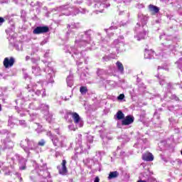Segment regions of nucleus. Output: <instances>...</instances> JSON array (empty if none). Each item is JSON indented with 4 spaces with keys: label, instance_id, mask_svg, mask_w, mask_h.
I'll list each match as a JSON object with an SVG mask.
<instances>
[{
    "label": "nucleus",
    "instance_id": "35",
    "mask_svg": "<svg viewBox=\"0 0 182 182\" xmlns=\"http://www.w3.org/2000/svg\"><path fill=\"white\" fill-rule=\"evenodd\" d=\"M116 116L117 120H123L124 119V114L120 110L117 112Z\"/></svg>",
    "mask_w": 182,
    "mask_h": 182
},
{
    "label": "nucleus",
    "instance_id": "56",
    "mask_svg": "<svg viewBox=\"0 0 182 182\" xmlns=\"http://www.w3.org/2000/svg\"><path fill=\"white\" fill-rule=\"evenodd\" d=\"M38 126V129H36L37 133H41L42 130L41 129H42V126H41L38 123L36 124Z\"/></svg>",
    "mask_w": 182,
    "mask_h": 182
},
{
    "label": "nucleus",
    "instance_id": "17",
    "mask_svg": "<svg viewBox=\"0 0 182 182\" xmlns=\"http://www.w3.org/2000/svg\"><path fill=\"white\" fill-rule=\"evenodd\" d=\"M15 63V58L14 57L5 58L3 62L4 68L8 69V68H12Z\"/></svg>",
    "mask_w": 182,
    "mask_h": 182
},
{
    "label": "nucleus",
    "instance_id": "27",
    "mask_svg": "<svg viewBox=\"0 0 182 182\" xmlns=\"http://www.w3.org/2000/svg\"><path fill=\"white\" fill-rule=\"evenodd\" d=\"M116 66H117V72L119 73H120V75H124V67L123 66V64L121 62L117 61L116 63Z\"/></svg>",
    "mask_w": 182,
    "mask_h": 182
},
{
    "label": "nucleus",
    "instance_id": "4",
    "mask_svg": "<svg viewBox=\"0 0 182 182\" xmlns=\"http://www.w3.org/2000/svg\"><path fill=\"white\" fill-rule=\"evenodd\" d=\"M35 169L31 172L30 174V180L33 182H36L38 180V177L41 176L43 178H49L48 179V182H53L52 179H50V172L48 171V166L46 164H42L38 165V164H35L34 165Z\"/></svg>",
    "mask_w": 182,
    "mask_h": 182
},
{
    "label": "nucleus",
    "instance_id": "43",
    "mask_svg": "<svg viewBox=\"0 0 182 182\" xmlns=\"http://www.w3.org/2000/svg\"><path fill=\"white\" fill-rule=\"evenodd\" d=\"M80 92L81 95H86V93H87V87L84 86L80 87Z\"/></svg>",
    "mask_w": 182,
    "mask_h": 182
},
{
    "label": "nucleus",
    "instance_id": "2",
    "mask_svg": "<svg viewBox=\"0 0 182 182\" xmlns=\"http://www.w3.org/2000/svg\"><path fill=\"white\" fill-rule=\"evenodd\" d=\"M149 21V16L144 15L141 13L138 14V22L135 26V32L136 34L134 36L136 41H141L146 38L147 35V22Z\"/></svg>",
    "mask_w": 182,
    "mask_h": 182
},
{
    "label": "nucleus",
    "instance_id": "18",
    "mask_svg": "<svg viewBox=\"0 0 182 182\" xmlns=\"http://www.w3.org/2000/svg\"><path fill=\"white\" fill-rule=\"evenodd\" d=\"M134 122V117L132 115H127L122 120V126H129Z\"/></svg>",
    "mask_w": 182,
    "mask_h": 182
},
{
    "label": "nucleus",
    "instance_id": "33",
    "mask_svg": "<svg viewBox=\"0 0 182 182\" xmlns=\"http://www.w3.org/2000/svg\"><path fill=\"white\" fill-rule=\"evenodd\" d=\"M117 26H112L111 27H109V28L107 29H105V32L107 33V34L108 35V36H110V35H112V31L114 30V29H117Z\"/></svg>",
    "mask_w": 182,
    "mask_h": 182
},
{
    "label": "nucleus",
    "instance_id": "42",
    "mask_svg": "<svg viewBox=\"0 0 182 182\" xmlns=\"http://www.w3.org/2000/svg\"><path fill=\"white\" fill-rule=\"evenodd\" d=\"M167 96H168V97H170V99L172 100H176V102L178 100V98L176 96V95H171L170 92H168V95L165 96V97H167Z\"/></svg>",
    "mask_w": 182,
    "mask_h": 182
},
{
    "label": "nucleus",
    "instance_id": "21",
    "mask_svg": "<svg viewBox=\"0 0 182 182\" xmlns=\"http://www.w3.org/2000/svg\"><path fill=\"white\" fill-rule=\"evenodd\" d=\"M68 116H71L73 117L74 123L75 122H77V120H79L80 119H81L80 116H79V114H77V112H73L72 111L68 112L67 114L65 116L66 120H68Z\"/></svg>",
    "mask_w": 182,
    "mask_h": 182
},
{
    "label": "nucleus",
    "instance_id": "52",
    "mask_svg": "<svg viewBox=\"0 0 182 182\" xmlns=\"http://www.w3.org/2000/svg\"><path fill=\"white\" fill-rule=\"evenodd\" d=\"M165 55L166 54H164V52L159 53L157 55L158 59L163 60V58H164Z\"/></svg>",
    "mask_w": 182,
    "mask_h": 182
},
{
    "label": "nucleus",
    "instance_id": "7",
    "mask_svg": "<svg viewBox=\"0 0 182 182\" xmlns=\"http://www.w3.org/2000/svg\"><path fill=\"white\" fill-rule=\"evenodd\" d=\"M44 72L46 73V82H42V81L38 82V85H40L41 87H45V86H48V83L53 84L55 83V80L53 78L55 77V71H53V68L47 65L46 68H44Z\"/></svg>",
    "mask_w": 182,
    "mask_h": 182
},
{
    "label": "nucleus",
    "instance_id": "49",
    "mask_svg": "<svg viewBox=\"0 0 182 182\" xmlns=\"http://www.w3.org/2000/svg\"><path fill=\"white\" fill-rule=\"evenodd\" d=\"M141 143H144V144H146V143H147V139H144V138H139V139H138V144H141Z\"/></svg>",
    "mask_w": 182,
    "mask_h": 182
},
{
    "label": "nucleus",
    "instance_id": "16",
    "mask_svg": "<svg viewBox=\"0 0 182 182\" xmlns=\"http://www.w3.org/2000/svg\"><path fill=\"white\" fill-rule=\"evenodd\" d=\"M49 32V27L47 26H37L33 31V35H41L42 33H48Z\"/></svg>",
    "mask_w": 182,
    "mask_h": 182
},
{
    "label": "nucleus",
    "instance_id": "54",
    "mask_svg": "<svg viewBox=\"0 0 182 182\" xmlns=\"http://www.w3.org/2000/svg\"><path fill=\"white\" fill-rule=\"evenodd\" d=\"M112 58L109 56V55H106L105 57L102 58V60L103 62H109V60H110V59H112Z\"/></svg>",
    "mask_w": 182,
    "mask_h": 182
},
{
    "label": "nucleus",
    "instance_id": "22",
    "mask_svg": "<svg viewBox=\"0 0 182 182\" xmlns=\"http://www.w3.org/2000/svg\"><path fill=\"white\" fill-rule=\"evenodd\" d=\"M32 74L35 76H41V74L42 73V70L41 69V67H39L38 65H33L31 67Z\"/></svg>",
    "mask_w": 182,
    "mask_h": 182
},
{
    "label": "nucleus",
    "instance_id": "9",
    "mask_svg": "<svg viewBox=\"0 0 182 182\" xmlns=\"http://www.w3.org/2000/svg\"><path fill=\"white\" fill-rule=\"evenodd\" d=\"M36 87H38L37 84L33 85V89L31 90H29L31 89V85L27 86L26 92H28V96L25 95V99L36 100L38 96H41L42 92L40 90H36Z\"/></svg>",
    "mask_w": 182,
    "mask_h": 182
},
{
    "label": "nucleus",
    "instance_id": "59",
    "mask_svg": "<svg viewBox=\"0 0 182 182\" xmlns=\"http://www.w3.org/2000/svg\"><path fill=\"white\" fill-rule=\"evenodd\" d=\"M38 59L36 58H31V63H33L34 65H38Z\"/></svg>",
    "mask_w": 182,
    "mask_h": 182
},
{
    "label": "nucleus",
    "instance_id": "15",
    "mask_svg": "<svg viewBox=\"0 0 182 182\" xmlns=\"http://www.w3.org/2000/svg\"><path fill=\"white\" fill-rule=\"evenodd\" d=\"M124 43V37L121 36L114 41L113 43L112 44V48H115L117 53H119V48H120V45H123Z\"/></svg>",
    "mask_w": 182,
    "mask_h": 182
},
{
    "label": "nucleus",
    "instance_id": "53",
    "mask_svg": "<svg viewBox=\"0 0 182 182\" xmlns=\"http://www.w3.org/2000/svg\"><path fill=\"white\" fill-rule=\"evenodd\" d=\"M68 129H69V130H71L73 132L76 131V127H75V125L73 124L68 125Z\"/></svg>",
    "mask_w": 182,
    "mask_h": 182
},
{
    "label": "nucleus",
    "instance_id": "50",
    "mask_svg": "<svg viewBox=\"0 0 182 182\" xmlns=\"http://www.w3.org/2000/svg\"><path fill=\"white\" fill-rule=\"evenodd\" d=\"M18 124H20V126H22V127H26V122L25 120H19Z\"/></svg>",
    "mask_w": 182,
    "mask_h": 182
},
{
    "label": "nucleus",
    "instance_id": "34",
    "mask_svg": "<svg viewBox=\"0 0 182 182\" xmlns=\"http://www.w3.org/2000/svg\"><path fill=\"white\" fill-rule=\"evenodd\" d=\"M75 124L76 126V127H83V119L82 118H80L79 119H77V121H75Z\"/></svg>",
    "mask_w": 182,
    "mask_h": 182
},
{
    "label": "nucleus",
    "instance_id": "57",
    "mask_svg": "<svg viewBox=\"0 0 182 182\" xmlns=\"http://www.w3.org/2000/svg\"><path fill=\"white\" fill-rule=\"evenodd\" d=\"M21 18H26V11H25V10H21Z\"/></svg>",
    "mask_w": 182,
    "mask_h": 182
},
{
    "label": "nucleus",
    "instance_id": "13",
    "mask_svg": "<svg viewBox=\"0 0 182 182\" xmlns=\"http://www.w3.org/2000/svg\"><path fill=\"white\" fill-rule=\"evenodd\" d=\"M168 110L169 112H172L173 114L178 117L179 116H182V103L177 105H168Z\"/></svg>",
    "mask_w": 182,
    "mask_h": 182
},
{
    "label": "nucleus",
    "instance_id": "1",
    "mask_svg": "<svg viewBox=\"0 0 182 182\" xmlns=\"http://www.w3.org/2000/svg\"><path fill=\"white\" fill-rule=\"evenodd\" d=\"M92 43V30L85 31L84 33H80L76 37L74 46H65L64 50L65 53H70L71 56L75 59L77 66H80V64L85 60V63H87V61L85 59L86 53L79 49L88 46Z\"/></svg>",
    "mask_w": 182,
    "mask_h": 182
},
{
    "label": "nucleus",
    "instance_id": "40",
    "mask_svg": "<svg viewBox=\"0 0 182 182\" xmlns=\"http://www.w3.org/2000/svg\"><path fill=\"white\" fill-rule=\"evenodd\" d=\"M160 109L156 110L154 114V119L160 120Z\"/></svg>",
    "mask_w": 182,
    "mask_h": 182
},
{
    "label": "nucleus",
    "instance_id": "24",
    "mask_svg": "<svg viewBox=\"0 0 182 182\" xmlns=\"http://www.w3.org/2000/svg\"><path fill=\"white\" fill-rule=\"evenodd\" d=\"M30 6H31V8H35L36 12L39 14V12H41V8H42L43 4L39 1H37L36 3L31 1Z\"/></svg>",
    "mask_w": 182,
    "mask_h": 182
},
{
    "label": "nucleus",
    "instance_id": "25",
    "mask_svg": "<svg viewBox=\"0 0 182 182\" xmlns=\"http://www.w3.org/2000/svg\"><path fill=\"white\" fill-rule=\"evenodd\" d=\"M15 124H18V119H15V117H9V122H8L9 127H11V129H13Z\"/></svg>",
    "mask_w": 182,
    "mask_h": 182
},
{
    "label": "nucleus",
    "instance_id": "36",
    "mask_svg": "<svg viewBox=\"0 0 182 182\" xmlns=\"http://www.w3.org/2000/svg\"><path fill=\"white\" fill-rule=\"evenodd\" d=\"M39 109H41V110H44L45 112H49V105H46V104H41L39 106Z\"/></svg>",
    "mask_w": 182,
    "mask_h": 182
},
{
    "label": "nucleus",
    "instance_id": "23",
    "mask_svg": "<svg viewBox=\"0 0 182 182\" xmlns=\"http://www.w3.org/2000/svg\"><path fill=\"white\" fill-rule=\"evenodd\" d=\"M142 159L144 161H153V160H154V156L152 153L146 152L142 155Z\"/></svg>",
    "mask_w": 182,
    "mask_h": 182
},
{
    "label": "nucleus",
    "instance_id": "28",
    "mask_svg": "<svg viewBox=\"0 0 182 182\" xmlns=\"http://www.w3.org/2000/svg\"><path fill=\"white\" fill-rule=\"evenodd\" d=\"M154 55H156V53L153 52L151 50H146L144 52L145 59H151Z\"/></svg>",
    "mask_w": 182,
    "mask_h": 182
},
{
    "label": "nucleus",
    "instance_id": "51",
    "mask_svg": "<svg viewBox=\"0 0 182 182\" xmlns=\"http://www.w3.org/2000/svg\"><path fill=\"white\" fill-rule=\"evenodd\" d=\"M46 144V141H45V139H41L38 143V146H45Z\"/></svg>",
    "mask_w": 182,
    "mask_h": 182
},
{
    "label": "nucleus",
    "instance_id": "48",
    "mask_svg": "<svg viewBox=\"0 0 182 182\" xmlns=\"http://www.w3.org/2000/svg\"><path fill=\"white\" fill-rule=\"evenodd\" d=\"M87 141L90 143V144H92V143H93V136L88 135L87 136Z\"/></svg>",
    "mask_w": 182,
    "mask_h": 182
},
{
    "label": "nucleus",
    "instance_id": "64",
    "mask_svg": "<svg viewBox=\"0 0 182 182\" xmlns=\"http://www.w3.org/2000/svg\"><path fill=\"white\" fill-rule=\"evenodd\" d=\"M74 4H82V0H71Z\"/></svg>",
    "mask_w": 182,
    "mask_h": 182
},
{
    "label": "nucleus",
    "instance_id": "3",
    "mask_svg": "<svg viewBox=\"0 0 182 182\" xmlns=\"http://www.w3.org/2000/svg\"><path fill=\"white\" fill-rule=\"evenodd\" d=\"M16 105H21V109H18V107H16V109L18 114H20L21 117H23V116H26L24 112L31 113V110H39V104H38V102L34 101L33 102H31L30 100H26L25 97L23 99L16 100Z\"/></svg>",
    "mask_w": 182,
    "mask_h": 182
},
{
    "label": "nucleus",
    "instance_id": "14",
    "mask_svg": "<svg viewBox=\"0 0 182 182\" xmlns=\"http://www.w3.org/2000/svg\"><path fill=\"white\" fill-rule=\"evenodd\" d=\"M90 149V145H86V146L83 147L81 146L80 148H75V152L74 156H72V160H74V161H77V155L78 154H82V153H86L88 150Z\"/></svg>",
    "mask_w": 182,
    "mask_h": 182
},
{
    "label": "nucleus",
    "instance_id": "37",
    "mask_svg": "<svg viewBox=\"0 0 182 182\" xmlns=\"http://www.w3.org/2000/svg\"><path fill=\"white\" fill-rule=\"evenodd\" d=\"M156 77H159V85H161V86H164V85H166V80H164L165 77L163 75L159 76L157 75Z\"/></svg>",
    "mask_w": 182,
    "mask_h": 182
},
{
    "label": "nucleus",
    "instance_id": "39",
    "mask_svg": "<svg viewBox=\"0 0 182 182\" xmlns=\"http://www.w3.org/2000/svg\"><path fill=\"white\" fill-rule=\"evenodd\" d=\"M176 86H177V84H171V83L166 84V87L168 92H170V90H172V89H176Z\"/></svg>",
    "mask_w": 182,
    "mask_h": 182
},
{
    "label": "nucleus",
    "instance_id": "45",
    "mask_svg": "<svg viewBox=\"0 0 182 182\" xmlns=\"http://www.w3.org/2000/svg\"><path fill=\"white\" fill-rule=\"evenodd\" d=\"M160 39H165L166 41H170V36H168V38L167 37V36L166 35V33H162L161 34V36H159Z\"/></svg>",
    "mask_w": 182,
    "mask_h": 182
},
{
    "label": "nucleus",
    "instance_id": "62",
    "mask_svg": "<svg viewBox=\"0 0 182 182\" xmlns=\"http://www.w3.org/2000/svg\"><path fill=\"white\" fill-rule=\"evenodd\" d=\"M118 100H123V99H124V94H120L118 97H117Z\"/></svg>",
    "mask_w": 182,
    "mask_h": 182
},
{
    "label": "nucleus",
    "instance_id": "30",
    "mask_svg": "<svg viewBox=\"0 0 182 182\" xmlns=\"http://www.w3.org/2000/svg\"><path fill=\"white\" fill-rule=\"evenodd\" d=\"M66 82L68 87H72L73 86V75L70 74L66 79Z\"/></svg>",
    "mask_w": 182,
    "mask_h": 182
},
{
    "label": "nucleus",
    "instance_id": "12",
    "mask_svg": "<svg viewBox=\"0 0 182 182\" xmlns=\"http://www.w3.org/2000/svg\"><path fill=\"white\" fill-rule=\"evenodd\" d=\"M11 160L14 163H15L16 161H18L19 170H25L26 168L27 161L25 158H23L18 154H16L13 158H11Z\"/></svg>",
    "mask_w": 182,
    "mask_h": 182
},
{
    "label": "nucleus",
    "instance_id": "41",
    "mask_svg": "<svg viewBox=\"0 0 182 182\" xmlns=\"http://www.w3.org/2000/svg\"><path fill=\"white\" fill-rule=\"evenodd\" d=\"M14 4H19V5H23L24 4H26L28 2V0H13Z\"/></svg>",
    "mask_w": 182,
    "mask_h": 182
},
{
    "label": "nucleus",
    "instance_id": "58",
    "mask_svg": "<svg viewBox=\"0 0 182 182\" xmlns=\"http://www.w3.org/2000/svg\"><path fill=\"white\" fill-rule=\"evenodd\" d=\"M0 133L1 134H9V132L7 129H1Z\"/></svg>",
    "mask_w": 182,
    "mask_h": 182
},
{
    "label": "nucleus",
    "instance_id": "46",
    "mask_svg": "<svg viewBox=\"0 0 182 182\" xmlns=\"http://www.w3.org/2000/svg\"><path fill=\"white\" fill-rule=\"evenodd\" d=\"M28 114H30L31 122H33V120H35V119L38 117V115L36 114H33L31 112H28Z\"/></svg>",
    "mask_w": 182,
    "mask_h": 182
},
{
    "label": "nucleus",
    "instance_id": "26",
    "mask_svg": "<svg viewBox=\"0 0 182 182\" xmlns=\"http://www.w3.org/2000/svg\"><path fill=\"white\" fill-rule=\"evenodd\" d=\"M148 9L149 12H152V14H159V12H160V8L153 4H149L148 6Z\"/></svg>",
    "mask_w": 182,
    "mask_h": 182
},
{
    "label": "nucleus",
    "instance_id": "38",
    "mask_svg": "<svg viewBox=\"0 0 182 182\" xmlns=\"http://www.w3.org/2000/svg\"><path fill=\"white\" fill-rule=\"evenodd\" d=\"M46 119L48 122V123H52V122L53 120V115L50 113H48L46 116Z\"/></svg>",
    "mask_w": 182,
    "mask_h": 182
},
{
    "label": "nucleus",
    "instance_id": "29",
    "mask_svg": "<svg viewBox=\"0 0 182 182\" xmlns=\"http://www.w3.org/2000/svg\"><path fill=\"white\" fill-rule=\"evenodd\" d=\"M120 176V173L117 171H111L108 176V180H113V178H117Z\"/></svg>",
    "mask_w": 182,
    "mask_h": 182
},
{
    "label": "nucleus",
    "instance_id": "6",
    "mask_svg": "<svg viewBox=\"0 0 182 182\" xmlns=\"http://www.w3.org/2000/svg\"><path fill=\"white\" fill-rule=\"evenodd\" d=\"M54 132L59 136L53 134L50 131L46 132V136H48L50 138L53 146H55V147H65L64 143L65 140H66L65 136L62 135V133H60V130L59 129V128L54 129Z\"/></svg>",
    "mask_w": 182,
    "mask_h": 182
},
{
    "label": "nucleus",
    "instance_id": "31",
    "mask_svg": "<svg viewBox=\"0 0 182 182\" xmlns=\"http://www.w3.org/2000/svg\"><path fill=\"white\" fill-rule=\"evenodd\" d=\"M169 127H174L176 124H178V120H176L173 117L168 118Z\"/></svg>",
    "mask_w": 182,
    "mask_h": 182
},
{
    "label": "nucleus",
    "instance_id": "44",
    "mask_svg": "<svg viewBox=\"0 0 182 182\" xmlns=\"http://www.w3.org/2000/svg\"><path fill=\"white\" fill-rule=\"evenodd\" d=\"M101 137L102 139V141L104 144L107 143V140H112V136H103V135H101Z\"/></svg>",
    "mask_w": 182,
    "mask_h": 182
},
{
    "label": "nucleus",
    "instance_id": "20",
    "mask_svg": "<svg viewBox=\"0 0 182 182\" xmlns=\"http://www.w3.org/2000/svg\"><path fill=\"white\" fill-rule=\"evenodd\" d=\"M66 160L63 159L61 164L62 167L58 166V171L61 176H66L68 174V168L66 167Z\"/></svg>",
    "mask_w": 182,
    "mask_h": 182
},
{
    "label": "nucleus",
    "instance_id": "8",
    "mask_svg": "<svg viewBox=\"0 0 182 182\" xmlns=\"http://www.w3.org/2000/svg\"><path fill=\"white\" fill-rule=\"evenodd\" d=\"M6 33L7 35H9V37L7 38L10 42V45L11 46H14L16 50H22V43L19 42H15V39L17 36L16 33H15V31L8 28L6 30Z\"/></svg>",
    "mask_w": 182,
    "mask_h": 182
},
{
    "label": "nucleus",
    "instance_id": "47",
    "mask_svg": "<svg viewBox=\"0 0 182 182\" xmlns=\"http://www.w3.org/2000/svg\"><path fill=\"white\" fill-rule=\"evenodd\" d=\"M105 73H106V72H105L103 69H98L97 71V76H102Z\"/></svg>",
    "mask_w": 182,
    "mask_h": 182
},
{
    "label": "nucleus",
    "instance_id": "55",
    "mask_svg": "<svg viewBox=\"0 0 182 182\" xmlns=\"http://www.w3.org/2000/svg\"><path fill=\"white\" fill-rule=\"evenodd\" d=\"M23 78L24 79H30L31 77H29V75L27 73L25 70H23Z\"/></svg>",
    "mask_w": 182,
    "mask_h": 182
},
{
    "label": "nucleus",
    "instance_id": "19",
    "mask_svg": "<svg viewBox=\"0 0 182 182\" xmlns=\"http://www.w3.org/2000/svg\"><path fill=\"white\" fill-rule=\"evenodd\" d=\"M76 147L75 149H80V147H86V146H89V144L85 143L82 144V134H78L76 136L75 139Z\"/></svg>",
    "mask_w": 182,
    "mask_h": 182
},
{
    "label": "nucleus",
    "instance_id": "5",
    "mask_svg": "<svg viewBox=\"0 0 182 182\" xmlns=\"http://www.w3.org/2000/svg\"><path fill=\"white\" fill-rule=\"evenodd\" d=\"M20 146L24 150L25 153L27 154V157H31L33 154H37L39 153V147L36 145V143L33 140L29 139H23L21 141Z\"/></svg>",
    "mask_w": 182,
    "mask_h": 182
},
{
    "label": "nucleus",
    "instance_id": "10",
    "mask_svg": "<svg viewBox=\"0 0 182 182\" xmlns=\"http://www.w3.org/2000/svg\"><path fill=\"white\" fill-rule=\"evenodd\" d=\"M93 4V7L97 9L96 12H103L106 8V0H87V4L90 6Z\"/></svg>",
    "mask_w": 182,
    "mask_h": 182
},
{
    "label": "nucleus",
    "instance_id": "63",
    "mask_svg": "<svg viewBox=\"0 0 182 182\" xmlns=\"http://www.w3.org/2000/svg\"><path fill=\"white\" fill-rule=\"evenodd\" d=\"M173 132H174L175 133H180V128H178V127L174 126V127H173Z\"/></svg>",
    "mask_w": 182,
    "mask_h": 182
},
{
    "label": "nucleus",
    "instance_id": "11",
    "mask_svg": "<svg viewBox=\"0 0 182 182\" xmlns=\"http://www.w3.org/2000/svg\"><path fill=\"white\" fill-rule=\"evenodd\" d=\"M55 11H58V12H60L62 15H65V16H69V15H72L73 14V8L70 6L69 4L57 7Z\"/></svg>",
    "mask_w": 182,
    "mask_h": 182
},
{
    "label": "nucleus",
    "instance_id": "32",
    "mask_svg": "<svg viewBox=\"0 0 182 182\" xmlns=\"http://www.w3.org/2000/svg\"><path fill=\"white\" fill-rule=\"evenodd\" d=\"M67 28L68 31H70L72 29H77V28H79V23H71L70 24H68Z\"/></svg>",
    "mask_w": 182,
    "mask_h": 182
},
{
    "label": "nucleus",
    "instance_id": "61",
    "mask_svg": "<svg viewBox=\"0 0 182 182\" xmlns=\"http://www.w3.org/2000/svg\"><path fill=\"white\" fill-rule=\"evenodd\" d=\"M173 163H175V164H178V166H180V164H182V161L181 159H176V161H173Z\"/></svg>",
    "mask_w": 182,
    "mask_h": 182
},
{
    "label": "nucleus",
    "instance_id": "60",
    "mask_svg": "<svg viewBox=\"0 0 182 182\" xmlns=\"http://www.w3.org/2000/svg\"><path fill=\"white\" fill-rule=\"evenodd\" d=\"M91 163H93L91 166H96V164H99V161L96 159H91Z\"/></svg>",
    "mask_w": 182,
    "mask_h": 182
}]
</instances>
